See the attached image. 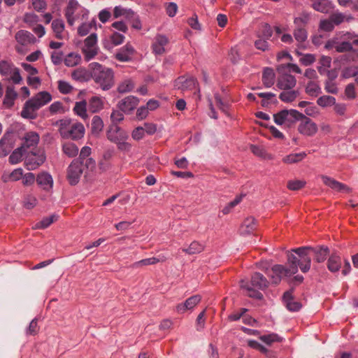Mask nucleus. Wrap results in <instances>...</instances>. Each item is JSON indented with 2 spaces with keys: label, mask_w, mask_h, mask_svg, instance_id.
<instances>
[{
  "label": "nucleus",
  "mask_w": 358,
  "mask_h": 358,
  "mask_svg": "<svg viewBox=\"0 0 358 358\" xmlns=\"http://www.w3.org/2000/svg\"><path fill=\"white\" fill-rule=\"evenodd\" d=\"M327 49L334 48L338 53H344L341 61L347 62H358V36L354 33L345 32L341 36V40L333 38L325 45Z\"/></svg>",
  "instance_id": "f257e3e1"
},
{
  "label": "nucleus",
  "mask_w": 358,
  "mask_h": 358,
  "mask_svg": "<svg viewBox=\"0 0 358 358\" xmlns=\"http://www.w3.org/2000/svg\"><path fill=\"white\" fill-rule=\"evenodd\" d=\"M312 247H300L292 249L287 253V264L292 275L298 272L299 268L303 273H307L311 265Z\"/></svg>",
  "instance_id": "f03ea898"
},
{
  "label": "nucleus",
  "mask_w": 358,
  "mask_h": 358,
  "mask_svg": "<svg viewBox=\"0 0 358 358\" xmlns=\"http://www.w3.org/2000/svg\"><path fill=\"white\" fill-rule=\"evenodd\" d=\"M91 78L96 86L103 91L110 90L115 85V73L112 69L97 62L90 64Z\"/></svg>",
  "instance_id": "7ed1b4c3"
},
{
  "label": "nucleus",
  "mask_w": 358,
  "mask_h": 358,
  "mask_svg": "<svg viewBox=\"0 0 358 358\" xmlns=\"http://www.w3.org/2000/svg\"><path fill=\"white\" fill-rule=\"evenodd\" d=\"M52 100L51 94L43 91L37 93L25 102L21 111V116L26 119L34 120L37 117V110Z\"/></svg>",
  "instance_id": "20e7f679"
},
{
  "label": "nucleus",
  "mask_w": 358,
  "mask_h": 358,
  "mask_svg": "<svg viewBox=\"0 0 358 358\" xmlns=\"http://www.w3.org/2000/svg\"><path fill=\"white\" fill-rule=\"evenodd\" d=\"M58 125L59 132L63 138L78 140L84 136L85 130L82 123L63 119L58 122Z\"/></svg>",
  "instance_id": "39448f33"
},
{
  "label": "nucleus",
  "mask_w": 358,
  "mask_h": 358,
  "mask_svg": "<svg viewBox=\"0 0 358 358\" xmlns=\"http://www.w3.org/2000/svg\"><path fill=\"white\" fill-rule=\"evenodd\" d=\"M88 13L76 0H69L65 9V17L69 25L73 26L76 21L85 19Z\"/></svg>",
  "instance_id": "423d86ee"
},
{
  "label": "nucleus",
  "mask_w": 358,
  "mask_h": 358,
  "mask_svg": "<svg viewBox=\"0 0 358 358\" xmlns=\"http://www.w3.org/2000/svg\"><path fill=\"white\" fill-rule=\"evenodd\" d=\"M301 113L296 110H282L273 115V120L278 125L290 127L299 120Z\"/></svg>",
  "instance_id": "0eeeda50"
},
{
  "label": "nucleus",
  "mask_w": 358,
  "mask_h": 358,
  "mask_svg": "<svg viewBox=\"0 0 358 358\" xmlns=\"http://www.w3.org/2000/svg\"><path fill=\"white\" fill-rule=\"evenodd\" d=\"M85 59L90 61L98 54L97 36L96 34H91L84 41V46L82 49Z\"/></svg>",
  "instance_id": "6e6552de"
},
{
  "label": "nucleus",
  "mask_w": 358,
  "mask_h": 358,
  "mask_svg": "<svg viewBox=\"0 0 358 358\" xmlns=\"http://www.w3.org/2000/svg\"><path fill=\"white\" fill-rule=\"evenodd\" d=\"M83 162H80L79 160L74 159L70 164L67 169V174L66 178L71 185H76L83 174Z\"/></svg>",
  "instance_id": "1a4fd4ad"
},
{
  "label": "nucleus",
  "mask_w": 358,
  "mask_h": 358,
  "mask_svg": "<svg viewBox=\"0 0 358 358\" xmlns=\"http://www.w3.org/2000/svg\"><path fill=\"white\" fill-rule=\"evenodd\" d=\"M46 159L44 150H38L31 152L26 157L24 164L28 170H35L42 165Z\"/></svg>",
  "instance_id": "9d476101"
},
{
  "label": "nucleus",
  "mask_w": 358,
  "mask_h": 358,
  "mask_svg": "<svg viewBox=\"0 0 358 358\" xmlns=\"http://www.w3.org/2000/svg\"><path fill=\"white\" fill-rule=\"evenodd\" d=\"M301 122L298 126V131L306 136H314L318 130L317 125L309 117L301 113Z\"/></svg>",
  "instance_id": "9b49d317"
},
{
  "label": "nucleus",
  "mask_w": 358,
  "mask_h": 358,
  "mask_svg": "<svg viewBox=\"0 0 358 358\" xmlns=\"http://www.w3.org/2000/svg\"><path fill=\"white\" fill-rule=\"evenodd\" d=\"M267 275L271 278L272 283L278 284L283 276L289 277L292 275V273L289 267H286L283 265L275 264L271 270L266 272Z\"/></svg>",
  "instance_id": "f8f14e48"
},
{
  "label": "nucleus",
  "mask_w": 358,
  "mask_h": 358,
  "mask_svg": "<svg viewBox=\"0 0 358 358\" xmlns=\"http://www.w3.org/2000/svg\"><path fill=\"white\" fill-rule=\"evenodd\" d=\"M15 135L13 131H6L0 140V157L7 156L13 149Z\"/></svg>",
  "instance_id": "ddd939ff"
},
{
  "label": "nucleus",
  "mask_w": 358,
  "mask_h": 358,
  "mask_svg": "<svg viewBox=\"0 0 358 358\" xmlns=\"http://www.w3.org/2000/svg\"><path fill=\"white\" fill-rule=\"evenodd\" d=\"M106 136L110 142L114 143L118 141L129 138L127 132L115 124H111L109 126L106 131Z\"/></svg>",
  "instance_id": "4468645a"
},
{
  "label": "nucleus",
  "mask_w": 358,
  "mask_h": 358,
  "mask_svg": "<svg viewBox=\"0 0 358 358\" xmlns=\"http://www.w3.org/2000/svg\"><path fill=\"white\" fill-rule=\"evenodd\" d=\"M139 99L134 96H128L120 100L117 106L124 113H130L138 105Z\"/></svg>",
  "instance_id": "2eb2a0df"
},
{
  "label": "nucleus",
  "mask_w": 358,
  "mask_h": 358,
  "mask_svg": "<svg viewBox=\"0 0 358 358\" xmlns=\"http://www.w3.org/2000/svg\"><path fill=\"white\" fill-rule=\"evenodd\" d=\"M198 85V82L194 77H178L175 80V86L182 91H188L195 89Z\"/></svg>",
  "instance_id": "dca6fc26"
},
{
  "label": "nucleus",
  "mask_w": 358,
  "mask_h": 358,
  "mask_svg": "<svg viewBox=\"0 0 358 358\" xmlns=\"http://www.w3.org/2000/svg\"><path fill=\"white\" fill-rule=\"evenodd\" d=\"M320 178L322 180L324 184L331 189L336 190L337 192H343L346 193H350L352 192V189L347 186L346 185L341 183L333 178L329 177L325 175H321Z\"/></svg>",
  "instance_id": "f3484780"
},
{
  "label": "nucleus",
  "mask_w": 358,
  "mask_h": 358,
  "mask_svg": "<svg viewBox=\"0 0 358 358\" xmlns=\"http://www.w3.org/2000/svg\"><path fill=\"white\" fill-rule=\"evenodd\" d=\"M169 42V38L165 35H156L151 46L153 53L159 55L164 54L165 46L168 45Z\"/></svg>",
  "instance_id": "a211bd4d"
},
{
  "label": "nucleus",
  "mask_w": 358,
  "mask_h": 358,
  "mask_svg": "<svg viewBox=\"0 0 358 358\" xmlns=\"http://www.w3.org/2000/svg\"><path fill=\"white\" fill-rule=\"evenodd\" d=\"M296 80L291 74L285 73L280 76L277 80V87L282 90H292L295 87Z\"/></svg>",
  "instance_id": "6ab92c4d"
},
{
  "label": "nucleus",
  "mask_w": 358,
  "mask_h": 358,
  "mask_svg": "<svg viewBox=\"0 0 358 358\" xmlns=\"http://www.w3.org/2000/svg\"><path fill=\"white\" fill-rule=\"evenodd\" d=\"M37 185L46 192H50L53 187V179L52 176L45 171H43L37 175Z\"/></svg>",
  "instance_id": "aec40b11"
},
{
  "label": "nucleus",
  "mask_w": 358,
  "mask_h": 358,
  "mask_svg": "<svg viewBox=\"0 0 358 358\" xmlns=\"http://www.w3.org/2000/svg\"><path fill=\"white\" fill-rule=\"evenodd\" d=\"M201 296L199 294L192 296L184 303L178 304L176 308V311L179 313H183L187 310H192L201 301Z\"/></svg>",
  "instance_id": "412c9836"
},
{
  "label": "nucleus",
  "mask_w": 358,
  "mask_h": 358,
  "mask_svg": "<svg viewBox=\"0 0 358 358\" xmlns=\"http://www.w3.org/2000/svg\"><path fill=\"white\" fill-rule=\"evenodd\" d=\"M134 52L135 50L133 46L130 44H127L120 49L115 57L120 62H129L131 59Z\"/></svg>",
  "instance_id": "4be33fe9"
},
{
  "label": "nucleus",
  "mask_w": 358,
  "mask_h": 358,
  "mask_svg": "<svg viewBox=\"0 0 358 358\" xmlns=\"http://www.w3.org/2000/svg\"><path fill=\"white\" fill-rule=\"evenodd\" d=\"M251 285L255 288L264 290L268 286V281L266 278L262 273L256 272L251 276Z\"/></svg>",
  "instance_id": "5701e85b"
},
{
  "label": "nucleus",
  "mask_w": 358,
  "mask_h": 358,
  "mask_svg": "<svg viewBox=\"0 0 358 358\" xmlns=\"http://www.w3.org/2000/svg\"><path fill=\"white\" fill-rule=\"evenodd\" d=\"M39 135L36 132H27L24 136L22 148L29 149L36 148L39 142Z\"/></svg>",
  "instance_id": "b1692460"
},
{
  "label": "nucleus",
  "mask_w": 358,
  "mask_h": 358,
  "mask_svg": "<svg viewBox=\"0 0 358 358\" xmlns=\"http://www.w3.org/2000/svg\"><path fill=\"white\" fill-rule=\"evenodd\" d=\"M166 259L167 258L164 255H159L158 257H152L136 262L131 264V267L133 268H136L141 266L154 265L159 262H164L166 261Z\"/></svg>",
  "instance_id": "393cba45"
},
{
  "label": "nucleus",
  "mask_w": 358,
  "mask_h": 358,
  "mask_svg": "<svg viewBox=\"0 0 358 358\" xmlns=\"http://www.w3.org/2000/svg\"><path fill=\"white\" fill-rule=\"evenodd\" d=\"M257 228L256 220L253 217H248L244 220L240 227L241 235H248L253 232Z\"/></svg>",
  "instance_id": "a878e982"
},
{
  "label": "nucleus",
  "mask_w": 358,
  "mask_h": 358,
  "mask_svg": "<svg viewBox=\"0 0 358 358\" xmlns=\"http://www.w3.org/2000/svg\"><path fill=\"white\" fill-rule=\"evenodd\" d=\"M16 41L22 45H27L35 43L36 38L30 32L25 30H20L15 34Z\"/></svg>",
  "instance_id": "bb28decb"
},
{
  "label": "nucleus",
  "mask_w": 358,
  "mask_h": 358,
  "mask_svg": "<svg viewBox=\"0 0 358 358\" xmlns=\"http://www.w3.org/2000/svg\"><path fill=\"white\" fill-rule=\"evenodd\" d=\"M283 301L287 308L290 311H298L301 307L299 302L293 300L292 289L284 293Z\"/></svg>",
  "instance_id": "cd10ccee"
},
{
  "label": "nucleus",
  "mask_w": 358,
  "mask_h": 358,
  "mask_svg": "<svg viewBox=\"0 0 358 358\" xmlns=\"http://www.w3.org/2000/svg\"><path fill=\"white\" fill-rule=\"evenodd\" d=\"M17 96V92L13 86H8L6 90V94L3 101V105L8 108L14 105V101Z\"/></svg>",
  "instance_id": "c85d7f7f"
},
{
  "label": "nucleus",
  "mask_w": 358,
  "mask_h": 358,
  "mask_svg": "<svg viewBox=\"0 0 358 358\" xmlns=\"http://www.w3.org/2000/svg\"><path fill=\"white\" fill-rule=\"evenodd\" d=\"M312 7L317 11L328 13L332 8L331 2L329 0H310Z\"/></svg>",
  "instance_id": "c756f323"
},
{
  "label": "nucleus",
  "mask_w": 358,
  "mask_h": 358,
  "mask_svg": "<svg viewBox=\"0 0 358 358\" xmlns=\"http://www.w3.org/2000/svg\"><path fill=\"white\" fill-rule=\"evenodd\" d=\"M103 108V101L99 96H94L88 101V110L92 113L99 112Z\"/></svg>",
  "instance_id": "7c9ffc66"
},
{
  "label": "nucleus",
  "mask_w": 358,
  "mask_h": 358,
  "mask_svg": "<svg viewBox=\"0 0 358 358\" xmlns=\"http://www.w3.org/2000/svg\"><path fill=\"white\" fill-rule=\"evenodd\" d=\"M71 78L78 82H87L91 78V72L85 68H78L72 72Z\"/></svg>",
  "instance_id": "2f4dec72"
},
{
  "label": "nucleus",
  "mask_w": 358,
  "mask_h": 358,
  "mask_svg": "<svg viewBox=\"0 0 358 358\" xmlns=\"http://www.w3.org/2000/svg\"><path fill=\"white\" fill-rule=\"evenodd\" d=\"M341 259L339 256L332 255L327 261V268L331 272H337L341 267Z\"/></svg>",
  "instance_id": "473e14b6"
},
{
  "label": "nucleus",
  "mask_w": 358,
  "mask_h": 358,
  "mask_svg": "<svg viewBox=\"0 0 358 358\" xmlns=\"http://www.w3.org/2000/svg\"><path fill=\"white\" fill-rule=\"evenodd\" d=\"M22 175L23 170L22 169H15L10 173L3 174L1 178L4 182H14L22 179Z\"/></svg>",
  "instance_id": "72a5a7b5"
},
{
  "label": "nucleus",
  "mask_w": 358,
  "mask_h": 358,
  "mask_svg": "<svg viewBox=\"0 0 358 358\" xmlns=\"http://www.w3.org/2000/svg\"><path fill=\"white\" fill-rule=\"evenodd\" d=\"M250 150L255 155L264 159L271 160L273 159V156L271 154L268 153L262 146L252 145L250 146Z\"/></svg>",
  "instance_id": "f704fd0d"
},
{
  "label": "nucleus",
  "mask_w": 358,
  "mask_h": 358,
  "mask_svg": "<svg viewBox=\"0 0 358 358\" xmlns=\"http://www.w3.org/2000/svg\"><path fill=\"white\" fill-rule=\"evenodd\" d=\"M275 73L271 68H266L262 74V82L266 87H270L274 84Z\"/></svg>",
  "instance_id": "c9c22d12"
},
{
  "label": "nucleus",
  "mask_w": 358,
  "mask_h": 358,
  "mask_svg": "<svg viewBox=\"0 0 358 358\" xmlns=\"http://www.w3.org/2000/svg\"><path fill=\"white\" fill-rule=\"evenodd\" d=\"M87 103L85 100L78 101L76 103L73 108V111L75 113L84 120L88 119V115L87 113Z\"/></svg>",
  "instance_id": "e433bc0d"
},
{
  "label": "nucleus",
  "mask_w": 358,
  "mask_h": 358,
  "mask_svg": "<svg viewBox=\"0 0 358 358\" xmlns=\"http://www.w3.org/2000/svg\"><path fill=\"white\" fill-rule=\"evenodd\" d=\"M63 152L69 157H74L78 154V146L71 142H66L62 145Z\"/></svg>",
  "instance_id": "4c0bfd02"
},
{
  "label": "nucleus",
  "mask_w": 358,
  "mask_h": 358,
  "mask_svg": "<svg viewBox=\"0 0 358 358\" xmlns=\"http://www.w3.org/2000/svg\"><path fill=\"white\" fill-rule=\"evenodd\" d=\"M240 286L242 289H244L247 292V295L250 297L261 299L263 297V295L261 292H259L257 290L254 289L252 287H251L248 282L242 280L240 282Z\"/></svg>",
  "instance_id": "58836bf2"
},
{
  "label": "nucleus",
  "mask_w": 358,
  "mask_h": 358,
  "mask_svg": "<svg viewBox=\"0 0 358 358\" xmlns=\"http://www.w3.org/2000/svg\"><path fill=\"white\" fill-rule=\"evenodd\" d=\"M204 245L198 241H193L190 243L187 248H182V251L188 255L199 254L203 252Z\"/></svg>",
  "instance_id": "ea45409f"
},
{
  "label": "nucleus",
  "mask_w": 358,
  "mask_h": 358,
  "mask_svg": "<svg viewBox=\"0 0 358 358\" xmlns=\"http://www.w3.org/2000/svg\"><path fill=\"white\" fill-rule=\"evenodd\" d=\"M306 92L311 96H317L322 93V91L317 83L310 80L306 85Z\"/></svg>",
  "instance_id": "a19ab883"
},
{
  "label": "nucleus",
  "mask_w": 358,
  "mask_h": 358,
  "mask_svg": "<svg viewBox=\"0 0 358 358\" xmlns=\"http://www.w3.org/2000/svg\"><path fill=\"white\" fill-rule=\"evenodd\" d=\"M358 75V66L350 65L344 67L341 73V78L343 79L355 77Z\"/></svg>",
  "instance_id": "79ce46f5"
},
{
  "label": "nucleus",
  "mask_w": 358,
  "mask_h": 358,
  "mask_svg": "<svg viewBox=\"0 0 358 358\" xmlns=\"http://www.w3.org/2000/svg\"><path fill=\"white\" fill-rule=\"evenodd\" d=\"M299 92L296 90H284L280 93L279 99L283 102H292L296 99L298 96Z\"/></svg>",
  "instance_id": "37998d69"
},
{
  "label": "nucleus",
  "mask_w": 358,
  "mask_h": 358,
  "mask_svg": "<svg viewBox=\"0 0 358 358\" xmlns=\"http://www.w3.org/2000/svg\"><path fill=\"white\" fill-rule=\"evenodd\" d=\"M306 157L304 152L299 153H293L285 156L282 159V162L286 164H294L302 161Z\"/></svg>",
  "instance_id": "c03bdc74"
},
{
  "label": "nucleus",
  "mask_w": 358,
  "mask_h": 358,
  "mask_svg": "<svg viewBox=\"0 0 358 358\" xmlns=\"http://www.w3.org/2000/svg\"><path fill=\"white\" fill-rule=\"evenodd\" d=\"M134 88V83L131 79H126L121 82L117 88V90L120 94L129 92Z\"/></svg>",
  "instance_id": "a18cd8bd"
},
{
  "label": "nucleus",
  "mask_w": 358,
  "mask_h": 358,
  "mask_svg": "<svg viewBox=\"0 0 358 358\" xmlns=\"http://www.w3.org/2000/svg\"><path fill=\"white\" fill-rule=\"evenodd\" d=\"M317 103L322 108L334 106L336 103V99L329 95H323L317 100Z\"/></svg>",
  "instance_id": "49530a36"
},
{
  "label": "nucleus",
  "mask_w": 358,
  "mask_h": 358,
  "mask_svg": "<svg viewBox=\"0 0 358 358\" xmlns=\"http://www.w3.org/2000/svg\"><path fill=\"white\" fill-rule=\"evenodd\" d=\"M310 15L307 13H303L299 17L294 18V23L295 27L305 28L310 21Z\"/></svg>",
  "instance_id": "de8ad7c7"
},
{
  "label": "nucleus",
  "mask_w": 358,
  "mask_h": 358,
  "mask_svg": "<svg viewBox=\"0 0 358 358\" xmlns=\"http://www.w3.org/2000/svg\"><path fill=\"white\" fill-rule=\"evenodd\" d=\"M103 128V122L102 119L98 115L94 116L92 121V133L97 135L102 131Z\"/></svg>",
  "instance_id": "09e8293b"
},
{
  "label": "nucleus",
  "mask_w": 358,
  "mask_h": 358,
  "mask_svg": "<svg viewBox=\"0 0 358 358\" xmlns=\"http://www.w3.org/2000/svg\"><path fill=\"white\" fill-rule=\"evenodd\" d=\"M81 60V57L78 54L69 53L64 59V62L67 66H75L78 65Z\"/></svg>",
  "instance_id": "8fccbe9b"
},
{
  "label": "nucleus",
  "mask_w": 358,
  "mask_h": 358,
  "mask_svg": "<svg viewBox=\"0 0 358 358\" xmlns=\"http://www.w3.org/2000/svg\"><path fill=\"white\" fill-rule=\"evenodd\" d=\"M15 67L9 62L5 60L0 61V73L3 76L8 77L9 75H11L12 71H13Z\"/></svg>",
  "instance_id": "3c124183"
},
{
  "label": "nucleus",
  "mask_w": 358,
  "mask_h": 358,
  "mask_svg": "<svg viewBox=\"0 0 358 358\" xmlns=\"http://www.w3.org/2000/svg\"><path fill=\"white\" fill-rule=\"evenodd\" d=\"M293 34L295 40L300 43L306 41L308 38V33L306 28L295 27Z\"/></svg>",
  "instance_id": "603ef678"
},
{
  "label": "nucleus",
  "mask_w": 358,
  "mask_h": 358,
  "mask_svg": "<svg viewBox=\"0 0 358 358\" xmlns=\"http://www.w3.org/2000/svg\"><path fill=\"white\" fill-rule=\"evenodd\" d=\"M329 253V250L327 248H320L319 249L314 248V250L312 251L311 255L314 254L315 255V260L320 263L323 262Z\"/></svg>",
  "instance_id": "864d4df0"
},
{
  "label": "nucleus",
  "mask_w": 358,
  "mask_h": 358,
  "mask_svg": "<svg viewBox=\"0 0 358 358\" xmlns=\"http://www.w3.org/2000/svg\"><path fill=\"white\" fill-rule=\"evenodd\" d=\"M52 28L57 38H62V33L64 29V24L62 20H55L52 22Z\"/></svg>",
  "instance_id": "5fc2aeb1"
},
{
  "label": "nucleus",
  "mask_w": 358,
  "mask_h": 358,
  "mask_svg": "<svg viewBox=\"0 0 358 358\" xmlns=\"http://www.w3.org/2000/svg\"><path fill=\"white\" fill-rule=\"evenodd\" d=\"M57 220L55 215H51L49 217H44L40 222L35 224V229H45L48 227L52 223Z\"/></svg>",
  "instance_id": "6e6d98bb"
},
{
  "label": "nucleus",
  "mask_w": 358,
  "mask_h": 358,
  "mask_svg": "<svg viewBox=\"0 0 358 358\" xmlns=\"http://www.w3.org/2000/svg\"><path fill=\"white\" fill-rule=\"evenodd\" d=\"M320 66L317 67V70L320 74H323L326 71V68H329L331 64V58L329 56H322L320 59Z\"/></svg>",
  "instance_id": "4d7b16f0"
},
{
  "label": "nucleus",
  "mask_w": 358,
  "mask_h": 358,
  "mask_svg": "<svg viewBox=\"0 0 358 358\" xmlns=\"http://www.w3.org/2000/svg\"><path fill=\"white\" fill-rule=\"evenodd\" d=\"M306 182L304 180H289L287 184V187L289 190L296 191L302 189L305 187Z\"/></svg>",
  "instance_id": "13d9d810"
},
{
  "label": "nucleus",
  "mask_w": 358,
  "mask_h": 358,
  "mask_svg": "<svg viewBox=\"0 0 358 358\" xmlns=\"http://www.w3.org/2000/svg\"><path fill=\"white\" fill-rule=\"evenodd\" d=\"M134 13L131 10H127L121 6H115L113 9V15L114 17L117 18L120 16L125 15L129 17L130 15H134Z\"/></svg>",
  "instance_id": "bf43d9fd"
},
{
  "label": "nucleus",
  "mask_w": 358,
  "mask_h": 358,
  "mask_svg": "<svg viewBox=\"0 0 358 358\" xmlns=\"http://www.w3.org/2000/svg\"><path fill=\"white\" fill-rule=\"evenodd\" d=\"M324 90L329 94H337L338 93V87L335 81L325 80Z\"/></svg>",
  "instance_id": "052dcab7"
},
{
  "label": "nucleus",
  "mask_w": 358,
  "mask_h": 358,
  "mask_svg": "<svg viewBox=\"0 0 358 358\" xmlns=\"http://www.w3.org/2000/svg\"><path fill=\"white\" fill-rule=\"evenodd\" d=\"M260 339L268 345H271L274 342H280L282 341V338L276 334L264 335L260 337Z\"/></svg>",
  "instance_id": "680f3d73"
},
{
  "label": "nucleus",
  "mask_w": 358,
  "mask_h": 358,
  "mask_svg": "<svg viewBox=\"0 0 358 358\" xmlns=\"http://www.w3.org/2000/svg\"><path fill=\"white\" fill-rule=\"evenodd\" d=\"M296 54L299 55H301V57L299 59L300 62L304 66H309L315 62V57L312 54H306L302 55L296 51Z\"/></svg>",
  "instance_id": "e2e57ef3"
},
{
  "label": "nucleus",
  "mask_w": 358,
  "mask_h": 358,
  "mask_svg": "<svg viewBox=\"0 0 358 358\" xmlns=\"http://www.w3.org/2000/svg\"><path fill=\"white\" fill-rule=\"evenodd\" d=\"M93 26H95L94 22L90 23H83L78 28V34L81 36H86L87 34H89Z\"/></svg>",
  "instance_id": "0e129e2a"
},
{
  "label": "nucleus",
  "mask_w": 358,
  "mask_h": 358,
  "mask_svg": "<svg viewBox=\"0 0 358 358\" xmlns=\"http://www.w3.org/2000/svg\"><path fill=\"white\" fill-rule=\"evenodd\" d=\"M127 140L128 139H124L115 143L117 145V149L119 150L124 152H129L131 151L132 145L127 141Z\"/></svg>",
  "instance_id": "69168bd1"
},
{
  "label": "nucleus",
  "mask_w": 358,
  "mask_h": 358,
  "mask_svg": "<svg viewBox=\"0 0 358 358\" xmlns=\"http://www.w3.org/2000/svg\"><path fill=\"white\" fill-rule=\"evenodd\" d=\"M122 111L120 110H113L112 113L110 115V120L112 124H117L121 121L124 120V115Z\"/></svg>",
  "instance_id": "338daca9"
},
{
  "label": "nucleus",
  "mask_w": 358,
  "mask_h": 358,
  "mask_svg": "<svg viewBox=\"0 0 358 358\" xmlns=\"http://www.w3.org/2000/svg\"><path fill=\"white\" fill-rule=\"evenodd\" d=\"M22 184L24 186H30L34 183L36 180V178L33 173H27L24 175H22Z\"/></svg>",
  "instance_id": "774afa93"
}]
</instances>
